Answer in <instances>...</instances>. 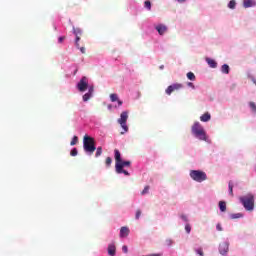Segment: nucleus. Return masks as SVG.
<instances>
[{
	"instance_id": "nucleus-1",
	"label": "nucleus",
	"mask_w": 256,
	"mask_h": 256,
	"mask_svg": "<svg viewBox=\"0 0 256 256\" xmlns=\"http://www.w3.org/2000/svg\"><path fill=\"white\" fill-rule=\"evenodd\" d=\"M114 158H115V161H116V164H115L116 173L118 175L123 174L126 177H129V175H131V174L129 173V171L124 170V169H125V167H131V161L123 160L121 158V152L118 149L114 150Z\"/></svg>"
},
{
	"instance_id": "nucleus-2",
	"label": "nucleus",
	"mask_w": 256,
	"mask_h": 256,
	"mask_svg": "<svg viewBox=\"0 0 256 256\" xmlns=\"http://www.w3.org/2000/svg\"><path fill=\"white\" fill-rule=\"evenodd\" d=\"M192 134L196 139H199V141H207V133L205 132V129H203V126H201V123L195 122L192 126Z\"/></svg>"
},
{
	"instance_id": "nucleus-3",
	"label": "nucleus",
	"mask_w": 256,
	"mask_h": 256,
	"mask_svg": "<svg viewBox=\"0 0 256 256\" xmlns=\"http://www.w3.org/2000/svg\"><path fill=\"white\" fill-rule=\"evenodd\" d=\"M83 147L84 151L87 152L88 155H93V153H95V149H97L95 146V138L85 135L83 138Z\"/></svg>"
},
{
	"instance_id": "nucleus-4",
	"label": "nucleus",
	"mask_w": 256,
	"mask_h": 256,
	"mask_svg": "<svg viewBox=\"0 0 256 256\" xmlns=\"http://www.w3.org/2000/svg\"><path fill=\"white\" fill-rule=\"evenodd\" d=\"M240 203L246 211H253L255 209V196H253V194L242 196L240 197Z\"/></svg>"
},
{
	"instance_id": "nucleus-5",
	"label": "nucleus",
	"mask_w": 256,
	"mask_h": 256,
	"mask_svg": "<svg viewBox=\"0 0 256 256\" xmlns=\"http://www.w3.org/2000/svg\"><path fill=\"white\" fill-rule=\"evenodd\" d=\"M190 177L193 181L197 183H203V181H207V174L200 170H192L190 171Z\"/></svg>"
},
{
	"instance_id": "nucleus-6",
	"label": "nucleus",
	"mask_w": 256,
	"mask_h": 256,
	"mask_svg": "<svg viewBox=\"0 0 256 256\" xmlns=\"http://www.w3.org/2000/svg\"><path fill=\"white\" fill-rule=\"evenodd\" d=\"M127 119H129V113L127 111L122 112L120 118L118 119V123L121 125L124 133L129 131V127L127 126Z\"/></svg>"
},
{
	"instance_id": "nucleus-7",
	"label": "nucleus",
	"mask_w": 256,
	"mask_h": 256,
	"mask_svg": "<svg viewBox=\"0 0 256 256\" xmlns=\"http://www.w3.org/2000/svg\"><path fill=\"white\" fill-rule=\"evenodd\" d=\"M89 87V79L87 77L83 76L80 81L77 83V89L80 91V93H85L87 91V88Z\"/></svg>"
},
{
	"instance_id": "nucleus-8",
	"label": "nucleus",
	"mask_w": 256,
	"mask_h": 256,
	"mask_svg": "<svg viewBox=\"0 0 256 256\" xmlns=\"http://www.w3.org/2000/svg\"><path fill=\"white\" fill-rule=\"evenodd\" d=\"M219 253L220 255H223V256L229 253V240H226L219 245Z\"/></svg>"
},
{
	"instance_id": "nucleus-9",
	"label": "nucleus",
	"mask_w": 256,
	"mask_h": 256,
	"mask_svg": "<svg viewBox=\"0 0 256 256\" xmlns=\"http://www.w3.org/2000/svg\"><path fill=\"white\" fill-rule=\"evenodd\" d=\"M110 101L112 103H117V105H115V108L117 109V107H121V105H123V101H121L119 99V96L117 94H111L110 95Z\"/></svg>"
},
{
	"instance_id": "nucleus-10",
	"label": "nucleus",
	"mask_w": 256,
	"mask_h": 256,
	"mask_svg": "<svg viewBox=\"0 0 256 256\" xmlns=\"http://www.w3.org/2000/svg\"><path fill=\"white\" fill-rule=\"evenodd\" d=\"M181 87H182L181 84H172L168 86V88L166 89V94L171 95V93H173L177 89H181Z\"/></svg>"
},
{
	"instance_id": "nucleus-11",
	"label": "nucleus",
	"mask_w": 256,
	"mask_h": 256,
	"mask_svg": "<svg viewBox=\"0 0 256 256\" xmlns=\"http://www.w3.org/2000/svg\"><path fill=\"white\" fill-rule=\"evenodd\" d=\"M154 28L159 33V35H163L164 33H167V27L165 26V24H158L154 26Z\"/></svg>"
},
{
	"instance_id": "nucleus-12",
	"label": "nucleus",
	"mask_w": 256,
	"mask_h": 256,
	"mask_svg": "<svg viewBox=\"0 0 256 256\" xmlns=\"http://www.w3.org/2000/svg\"><path fill=\"white\" fill-rule=\"evenodd\" d=\"M117 254V247L115 243H111L108 245V255L115 256Z\"/></svg>"
},
{
	"instance_id": "nucleus-13",
	"label": "nucleus",
	"mask_w": 256,
	"mask_h": 256,
	"mask_svg": "<svg viewBox=\"0 0 256 256\" xmlns=\"http://www.w3.org/2000/svg\"><path fill=\"white\" fill-rule=\"evenodd\" d=\"M243 5L245 9H249V7H255L256 2L254 0H244Z\"/></svg>"
},
{
	"instance_id": "nucleus-14",
	"label": "nucleus",
	"mask_w": 256,
	"mask_h": 256,
	"mask_svg": "<svg viewBox=\"0 0 256 256\" xmlns=\"http://www.w3.org/2000/svg\"><path fill=\"white\" fill-rule=\"evenodd\" d=\"M128 235H129V228L123 226L120 229V237L123 239V238L127 237Z\"/></svg>"
},
{
	"instance_id": "nucleus-15",
	"label": "nucleus",
	"mask_w": 256,
	"mask_h": 256,
	"mask_svg": "<svg viewBox=\"0 0 256 256\" xmlns=\"http://www.w3.org/2000/svg\"><path fill=\"white\" fill-rule=\"evenodd\" d=\"M200 121H202L203 123H207V121H211V114H209V112H206L200 117Z\"/></svg>"
},
{
	"instance_id": "nucleus-16",
	"label": "nucleus",
	"mask_w": 256,
	"mask_h": 256,
	"mask_svg": "<svg viewBox=\"0 0 256 256\" xmlns=\"http://www.w3.org/2000/svg\"><path fill=\"white\" fill-rule=\"evenodd\" d=\"M206 62L208 63L209 67H211V69H217V62L211 58H207Z\"/></svg>"
},
{
	"instance_id": "nucleus-17",
	"label": "nucleus",
	"mask_w": 256,
	"mask_h": 256,
	"mask_svg": "<svg viewBox=\"0 0 256 256\" xmlns=\"http://www.w3.org/2000/svg\"><path fill=\"white\" fill-rule=\"evenodd\" d=\"M219 209L222 213H225L227 211V203L225 201H220Z\"/></svg>"
},
{
	"instance_id": "nucleus-18",
	"label": "nucleus",
	"mask_w": 256,
	"mask_h": 256,
	"mask_svg": "<svg viewBox=\"0 0 256 256\" xmlns=\"http://www.w3.org/2000/svg\"><path fill=\"white\" fill-rule=\"evenodd\" d=\"M229 71H230L229 65L223 64L221 67V73H224V75H229Z\"/></svg>"
},
{
	"instance_id": "nucleus-19",
	"label": "nucleus",
	"mask_w": 256,
	"mask_h": 256,
	"mask_svg": "<svg viewBox=\"0 0 256 256\" xmlns=\"http://www.w3.org/2000/svg\"><path fill=\"white\" fill-rule=\"evenodd\" d=\"M243 217V213H235L230 215V219H241Z\"/></svg>"
},
{
	"instance_id": "nucleus-20",
	"label": "nucleus",
	"mask_w": 256,
	"mask_h": 256,
	"mask_svg": "<svg viewBox=\"0 0 256 256\" xmlns=\"http://www.w3.org/2000/svg\"><path fill=\"white\" fill-rule=\"evenodd\" d=\"M91 97H93V94L87 92L86 94L83 95V101L87 102L90 100Z\"/></svg>"
},
{
	"instance_id": "nucleus-21",
	"label": "nucleus",
	"mask_w": 256,
	"mask_h": 256,
	"mask_svg": "<svg viewBox=\"0 0 256 256\" xmlns=\"http://www.w3.org/2000/svg\"><path fill=\"white\" fill-rule=\"evenodd\" d=\"M144 8L147 9V11H151V1L146 0L144 2Z\"/></svg>"
},
{
	"instance_id": "nucleus-22",
	"label": "nucleus",
	"mask_w": 256,
	"mask_h": 256,
	"mask_svg": "<svg viewBox=\"0 0 256 256\" xmlns=\"http://www.w3.org/2000/svg\"><path fill=\"white\" fill-rule=\"evenodd\" d=\"M103 153V148L101 146H99L97 149H96V154H95V157H101V154Z\"/></svg>"
},
{
	"instance_id": "nucleus-23",
	"label": "nucleus",
	"mask_w": 256,
	"mask_h": 256,
	"mask_svg": "<svg viewBox=\"0 0 256 256\" xmlns=\"http://www.w3.org/2000/svg\"><path fill=\"white\" fill-rule=\"evenodd\" d=\"M236 5H237V2H235V0H231V1L228 3L229 9H235Z\"/></svg>"
},
{
	"instance_id": "nucleus-24",
	"label": "nucleus",
	"mask_w": 256,
	"mask_h": 256,
	"mask_svg": "<svg viewBox=\"0 0 256 256\" xmlns=\"http://www.w3.org/2000/svg\"><path fill=\"white\" fill-rule=\"evenodd\" d=\"M73 33L77 37V36L81 35L82 31L80 28L73 27Z\"/></svg>"
},
{
	"instance_id": "nucleus-25",
	"label": "nucleus",
	"mask_w": 256,
	"mask_h": 256,
	"mask_svg": "<svg viewBox=\"0 0 256 256\" xmlns=\"http://www.w3.org/2000/svg\"><path fill=\"white\" fill-rule=\"evenodd\" d=\"M187 78L190 80V81H195V74L193 72H188L187 73Z\"/></svg>"
},
{
	"instance_id": "nucleus-26",
	"label": "nucleus",
	"mask_w": 256,
	"mask_h": 256,
	"mask_svg": "<svg viewBox=\"0 0 256 256\" xmlns=\"http://www.w3.org/2000/svg\"><path fill=\"white\" fill-rule=\"evenodd\" d=\"M249 107H250L252 113H256V104H255V102H250Z\"/></svg>"
},
{
	"instance_id": "nucleus-27",
	"label": "nucleus",
	"mask_w": 256,
	"mask_h": 256,
	"mask_svg": "<svg viewBox=\"0 0 256 256\" xmlns=\"http://www.w3.org/2000/svg\"><path fill=\"white\" fill-rule=\"evenodd\" d=\"M79 142V137H77V136H74L73 138H72V141L70 142V145L73 147L76 143H78Z\"/></svg>"
},
{
	"instance_id": "nucleus-28",
	"label": "nucleus",
	"mask_w": 256,
	"mask_h": 256,
	"mask_svg": "<svg viewBox=\"0 0 256 256\" xmlns=\"http://www.w3.org/2000/svg\"><path fill=\"white\" fill-rule=\"evenodd\" d=\"M105 163H106V167H111V163H113V159H111V157H107Z\"/></svg>"
},
{
	"instance_id": "nucleus-29",
	"label": "nucleus",
	"mask_w": 256,
	"mask_h": 256,
	"mask_svg": "<svg viewBox=\"0 0 256 256\" xmlns=\"http://www.w3.org/2000/svg\"><path fill=\"white\" fill-rule=\"evenodd\" d=\"M77 154H78L77 148H73V149L71 150V152H70V155H71L72 157H77Z\"/></svg>"
},
{
	"instance_id": "nucleus-30",
	"label": "nucleus",
	"mask_w": 256,
	"mask_h": 256,
	"mask_svg": "<svg viewBox=\"0 0 256 256\" xmlns=\"http://www.w3.org/2000/svg\"><path fill=\"white\" fill-rule=\"evenodd\" d=\"M180 219H182V221H184V223H188V222H189V218H188L187 215H185V214H182V215L180 216Z\"/></svg>"
},
{
	"instance_id": "nucleus-31",
	"label": "nucleus",
	"mask_w": 256,
	"mask_h": 256,
	"mask_svg": "<svg viewBox=\"0 0 256 256\" xmlns=\"http://www.w3.org/2000/svg\"><path fill=\"white\" fill-rule=\"evenodd\" d=\"M195 253H197V255L203 256L204 255L203 248H196Z\"/></svg>"
},
{
	"instance_id": "nucleus-32",
	"label": "nucleus",
	"mask_w": 256,
	"mask_h": 256,
	"mask_svg": "<svg viewBox=\"0 0 256 256\" xmlns=\"http://www.w3.org/2000/svg\"><path fill=\"white\" fill-rule=\"evenodd\" d=\"M88 93H90V95H93V91H95V88L93 87V85H88Z\"/></svg>"
},
{
	"instance_id": "nucleus-33",
	"label": "nucleus",
	"mask_w": 256,
	"mask_h": 256,
	"mask_svg": "<svg viewBox=\"0 0 256 256\" xmlns=\"http://www.w3.org/2000/svg\"><path fill=\"white\" fill-rule=\"evenodd\" d=\"M228 187H229V195H233V183L229 182Z\"/></svg>"
},
{
	"instance_id": "nucleus-34",
	"label": "nucleus",
	"mask_w": 256,
	"mask_h": 256,
	"mask_svg": "<svg viewBox=\"0 0 256 256\" xmlns=\"http://www.w3.org/2000/svg\"><path fill=\"white\" fill-rule=\"evenodd\" d=\"M79 41H81V37L76 36L75 45H76L77 49H79Z\"/></svg>"
},
{
	"instance_id": "nucleus-35",
	"label": "nucleus",
	"mask_w": 256,
	"mask_h": 256,
	"mask_svg": "<svg viewBox=\"0 0 256 256\" xmlns=\"http://www.w3.org/2000/svg\"><path fill=\"white\" fill-rule=\"evenodd\" d=\"M147 193H149V186H145V188L142 191V195H147Z\"/></svg>"
},
{
	"instance_id": "nucleus-36",
	"label": "nucleus",
	"mask_w": 256,
	"mask_h": 256,
	"mask_svg": "<svg viewBox=\"0 0 256 256\" xmlns=\"http://www.w3.org/2000/svg\"><path fill=\"white\" fill-rule=\"evenodd\" d=\"M185 231H186V233H191V225H189V224H186L185 225Z\"/></svg>"
},
{
	"instance_id": "nucleus-37",
	"label": "nucleus",
	"mask_w": 256,
	"mask_h": 256,
	"mask_svg": "<svg viewBox=\"0 0 256 256\" xmlns=\"http://www.w3.org/2000/svg\"><path fill=\"white\" fill-rule=\"evenodd\" d=\"M122 251L123 253H129V248L127 247V245L122 246Z\"/></svg>"
},
{
	"instance_id": "nucleus-38",
	"label": "nucleus",
	"mask_w": 256,
	"mask_h": 256,
	"mask_svg": "<svg viewBox=\"0 0 256 256\" xmlns=\"http://www.w3.org/2000/svg\"><path fill=\"white\" fill-rule=\"evenodd\" d=\"M166 245H168V247H171V245H173V240L167 239L166 240Z\"/></svg>"
},
{
	"instance_id": "nucleus-39",
	"label": "nucleus",
	"mask_w": 256,
	"mask_h": 256,
	"mask_svg": "<svg viewBox=\"0 0 256 256\" xmlns=\"http://www.w3.org/2000/svg\"><path fill=\"white\" fill-rule=\"evenodd\" d=\"M63 41H65V36H60L58 38V43H62Z\"/></svg>"
},
{
	"instance_id": "nucleus-40",
	"label": "nucleus",
	"mask_w": 256,
	"mask_h": 256,
	"mask_svg": "<svg viewBox=\"0 0 256 256\" xmlns=\"http://www.w3.org/2000/svg\"><path fill=\"white\" fill-rule=\"evenodd\" d=\"M217 231H223V227H221V224L216 225Z\"/></svg>"
},
{
	"instance_id": "nucleus-41",
	"label": "nucleus",
	"mask_w": 256,
	"mask_h": 256,
	"mask_svg": "<svg viewBox=\"0 0 256 256\" xmlns=\"http://www.w3.org/2000/svg\"><path fill=\"white\" fill-rule=\"evenodd\" d=\"M187 85L191 87V89H195V84H193L192 82H188Z\"/></svg>"
},
{
	"instance_id": "nucleus-42",
	"label": "nucleus",
	"mask_w": 256,
	"mask_h": 256,
	"mask_svg": "<svg viewBox=\"0 0 256 256\" xmlns=\"http://www.w3.org/2000/svg\"><path fill=\"white\" fill-rule=\"evenodd\" d=\"M141 217V210H137L136 212V219H139Z\"/></svg>"
},
{
	"instance_id": "nucleus-43",
	"label": "nucleus",
	"mask_w": 256,
	"mask_h": 256,
	"mask_svg": "<svg viewBox=\"0 0 256 256\" xmlns=\"http://www.w3.org/2000/svg\"><path fill=\"white\" fill-rule=\"evenodd\" d=\"M78 49L81 51V53L85 54V47H79Z\"/></svg>"
},
{
	"instance_id": "nucleus-44",
	"label": "nucleus",
	"mask_w": 256,
	"mask_h": 256,
	"mask_svg": "<svg viewBox=\"0 0 256 256\" xmlns=\"http://www.w3.org/2000/svg\"><path fill=\"white\" fill-rule=\"evenodd\" d=\"M111 109H113V105L109 104L108 105V110L111 111Z\"/></svg>"
},
{
	"instance_id": "nucleus-45",
	"label": "nucleus",
	"mask_w": 256,
	"mask_h": 256,
	"mask_svg": "<svg viewBox=\"0 0 256 256\" xmlns=\"http://www.w3.org/2000/svg\"><path fill=\"white\" fill-rule=\"evenodd\" d=\"M178 3H185V0H176Z\"/></svg>"
},
{
	"instance_id": "nucleus-46",
	"label": "nucleus",
	"mask_w": 256,
	"mask_h": 256,
	"mask_svg": "<svg viewBox=\"0 0 256 256\" xmlns=\"http://www.w3.org/2000/svg\"><path fill=\"white\" fill-rule=\"evenodd\" d=\"M164 68H165V66H163V65L160 66V69H164Z\"/></svg>"
}]
</instances>
